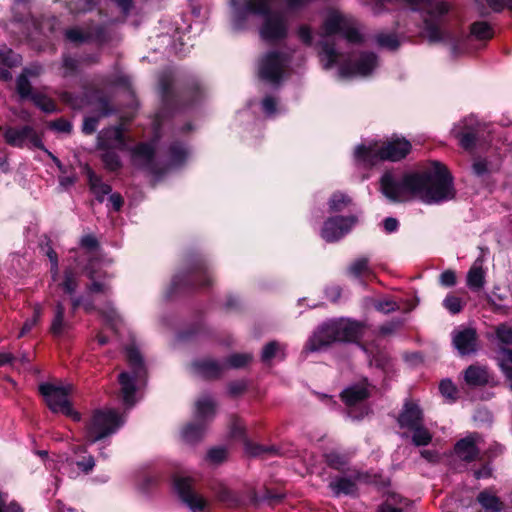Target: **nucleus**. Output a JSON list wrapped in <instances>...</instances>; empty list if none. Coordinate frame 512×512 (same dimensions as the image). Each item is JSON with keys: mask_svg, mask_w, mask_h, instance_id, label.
Returning <instances> with one entry per match:
<instances>
[{"mask_svg": "<svg viewBox=\"0 0 512 512\" xmlns=\"http://www.w3.org/2000/svg\"><path fill=\"white\" fill-rule=\"evenodd\" d=\"M65 35L69 41L74 43H83L91 37V34L89 32H85L80 28L68 29L66 30Z\"/></svg>", "mask_w": 512, "mask_h": 512, "instance_id": "obj_45", "label": "nucleus"}, {"mask_svg": "<svg viewBox=\"0 0 512 512\" xmlns=\"http://www.w3.org/2000/svg\"><path fill=\"white\" fill-rule=\"evenodd\" d=\"M398 424L408 431L423 424V414L419 406L413 402H406L398 416Z\"/></svg>", "mask_w": 512, "mask_h": 512, "instance_id": "obj_16", "label": "nucleus"}, {"mask_svg": "<svg viewBox=\"0 0 512 512\" xmlns=\"http://www.w3.org/2000/svg\"><path fill=\"white\" fill-rule=\"evenodd\" d=\"M499 365L510 380V388L512 389V349H502L500 351Z\"/></svg>", "mask_w": 512, "mask_h": 512, "instance_id": "obj_32", "label": "nucleus"}, {"mask_svg": "<svg viewBox=\"0 0 512 512\" xmlns=\"http://www.w3.org/2000/svg\"><path fill=\"white\" fill-rule=\"evenodd\" d=\"M81 246L91 251L97 248L98 241L93 235H86L81 239Z\"/></svg>", "mask_w": 512, "mask_h": 512, "instance_id": "obj_63", "label": "nucleus"}, {"mask_svg": "<svg viewBox=\"0 0 512 512\" xmlns=\"http://www.w3.org/2000/svg\"><path fill=\"white\" fill-rule=\"evenodd\" d=\"M297 36L301 42L305 45L311 46L313 44V31L312 28L307 24H301L297 28Z\"/></svg>", "mask_w": 512, "mask_h": 512, "instance_id": "obj_46", "label": "nucleus"}, {"mask_svg": "<svg viewBox=\"0 0 512 512\" xmlns=\"http://www.w3.org/2000/svg\"><path fill=\"white\" fill-rule=\"evenodd\" d=\"M382 193L393 202H404L419 198L426 203H439L455 196L452 176L439 162L423 173L397 175L386 172L380 180Z\"/></svg>", "mask_w": 512, "mask_h": 512, "instance_id": "obj_1", "label": "nucleus"}, {"mask_svg": "<svg viewBox=\"0 0 512 512\" xmlns=\"http://www.w3.org/2000/svg\"><path fill=\"white\" fill-rule=\"evenodd\" d=\"M398 2L422 13V34L429 42H444L451 38L444 22L449 7L441 0H366L365 5L370 7L373 14L378 15L384 11L385 5H394Z\"/></svg>", "mask_w": 512, "mask_h": 512, "instance_id": "obj_3", "label": "nucleus"}, {"mask_svg": "<svg viewBox=\"0 0 512 512\" xmlns=\"http://www.w3.org/2000/svg\"><path fill=\"white\" fill-rule=\"evenodd\" d=\"M76 465L78 466L79 469H81L83 472L85 473H89L90 471L93 470L94 466H95V461H94V458L92 456H88V457H85L83 460L81 461H77L76 462Z\"/></svg>", "mask_w": 512, "mask_h": 512, "instance_id": "obj_60", "label": "nucleus"}, {"mask_svg": "<svg viewBox=\"0 0 512 512\" xmlns=\"http://www.w3.org/2000/svg\"><path fill=\"white\" fill-rule=\"evenodd\" d=\"M455 453L464 461L471 462L476 460L479 455V450L476 445V437L468 436L458 441L455 445Z\"/></svg>", "mask_w": 512, "mask_h": 512, "instance_id": "obj_20", "label": "nucleus"}, {"mask_svg": "<svg viewBox=\"0 0 512 512\" xmlns=\"http://www.w3.org/2000/svg\"><path fill=\"white\" fill-rule=\"evenodd\" d=\"M439 283L444 287H453L457 283L456 273L451 270H445L440 274Z\"/></svg>", "mask_w": 512, "mask_h": 512, "instance_id": "obj_53", "label": "nucleus"}, {"mask_svg": "<svg viewBox=\"0 0 512 512\" xmlns=\"http://www.w3.org/2000/svg\"><path fill=\"white\" fill-rule=\"evenodd\" d=\"M175 488L182 501L192 510H202L205 507L206 501L192 490L191 480L189 478H176Z\"/></svg>", "mask_w": 512, "mask_h": 512, "instance_id": "obj_13", "label": "nucleus"}, {"mask_svg": "<svg viewBox=\"0 0 512 512\" xmlns=\"http://www.w3.org/2000/svg\"><path fill=\"white\" fill-rule=\"evenodd\" d=\"M251 359L250 354H234L228 358V365L233 368H241L248 364Z\"/></svg>", "mask_w": 512, "mask_h": 512, "instance_id": "obj_50", "label": "nucleus"}, {"mask_svg": "<svg viewBox=\"0 0 512 512\" xmlns=\"http://www.w3.org/2000/svg\"><path fill=\"white\" fill-rule=\"evenodd\" d=\"M3 137L7 144L13 147H24L29 145L42 148L41 139L36 130L31 126L8 127L4 130Z\"/></svg>", "mask_w": 512, "mask_h": 512, "instance_id": "obj_11", "label": "nucleus"}, {"mask_svg": "<svg viewBox=\"0 0 512 512\" xmlns=\"http://www.w3.org/2000/svg\"><path fill=\"white\" fill-rule=\"evenodd\" d=\"M496 335L502 343L512 345V327L502 324L497 327Z\"/></svg>", "mask_w": 512, "mask_h": 512, "instance_id": "obj_51", "label": "nucleus"}, {"mask_svg": "<svg viewBox=\"0 0 512 512\" xmlns=\"http://www.w3.org/2000/svg\"><path fill=\"white\" fill-rule=\"evenodd\" d=\"M153 156L154 148L147 143L137 145L132 152L133 163L150 171L153 170Z\"/></svg>", "mask_w": 512, "mask_h": 512, "instance_id": "obj_18", "label": "nucleus"}, {"mask_svg": "<svg viewBox=\"0 0 512 512\" xmlns=\"http://www.w3.org/2000/svg\"><path fill=\"white\" fill-rule=\"evenodd\" d=\"M357 223L356 216L332 217L325 221L321 236L327 242L339 240Z\"/></svg>", "mask_w": 512, "mask_h": 512, "instance_id": "obj_12", "label": "nucleus"}, {"mask_svg": "<svg viewBox=\"0 0 512 512\" xmlns=\"http://www.w3.org/2000/svg\"><path fill=\"white\" fill-rule=\"evenodd\" d=\"M443 306L450 313L458 314L462 311L464 302L460 297L454 294H448L443 300Z\"/></svg>", "mask_w": 512, "mask_h": 512, "instance_id": "obj_40", "label": "nucleus"}, {"mask_svg": "<svg viewBox=\"0 0 512 512\" xmlns=\"http://www.w3.org/2000/svg\"><path fill=\"white\" fill-rule=\"evenodd\" d=\"M63 74L65 76L72 75L77 69V61L72 57H64L63 59Z\"/></svg>", "mask_w": 512, "mask_h": 512, "instance_id": "obj_58", "label": "nucleus"}, {"mask_svg": "<svg viewBox=\"0 0 512 512\" xmlns=\"http://www.w3.org/2000/svg\"><path fill=\"white\" fill-rule=\"evenodd\" d=\"M329 487L335 495H348L353 494L356 491L355 482L346 477L336 478L335 480L330 482Z\"/></svg>", "mask_w": 512, "mask_h": 512, "instance_id": "obj_27", "label": "nucleus"}, {"mask_svg": "<svg viewBox=\"0 0 512 512\" xmlns=\"http://www.w3.org/2000/svg\"><path fill=\"white\" fill-rule=\"evenodd\" d=\"M351 204V199L347 195L336 192L329 200V208L332 212H340L345 210Z\"/></svg>", "mask_w": 512, "mask_h": 512, "instance_id": "obj_35", "label": "nucleus"}, {"mask_svg": "<svg viewBox=\"0 0 512 512\" xmlns=\"http://www.w3.org/2000/svg\"><path fill=\"white\" fill-rule=\"evenodd\" d=\"M409 431L412 432V442L416 446H426L432 440V434L424 427L423 424Z\"/></svg>", "mask_w": 512, "mask_h": 512, "instance_id": "obj_31", "label": "nucleus"}, {"mask_svg": "<svg viewBox=\"0 0 512 512\" xmlns=\"http://www.w3.org/2000/svg\"><path fill=\"white\" fill-rule=\"evenodd\" d=\"M410 150L411 144L408 140L405 138H392L382 145L371 143L358 146L355 155L358 159L368 164H374L380 160L399 161L405 158Z\"/></svg>", "mask_w": 512, "mask_h": 512, "instance_id": "obj_6", "label": "nucleus"}, {"mask_svg": "<svg viewBox=\"0 0 512 512\" xmlns=\"http://www.w3.org/2000/svg\"><path fill=\"white\" fill-rule=\"evenodd\" d=\"M94 0H71L68 8L72 13H85L93 9Z\"/></svg>", "mask_w": 512, "mask_h": 512, "instance_id": "obj_44", "label": "nucleus"}, {"mask_svg": "<svg viewBox=\"0 0 512 512\" xmlns=\"http://www.w3.org/2000/svg\"><path fill=\"white\" fill-rule=\"evenodd\" d=\"M195 368L205 378H216L222 373L224 366L212 359H203L195 363Z\"/></svg>", "mask_w": 512, "mask_h": 512, "instance_id": "obj_23", "label": "nucleus"}, {"mask_svg": "<svg viewBox=\"0 0 512 512\" xmlns=\"http://www.w3.org/2000/svg\"><path fill=\"white\" fill-rule=\"evenodd\" d=\"M272 0H231V25L235 30L249 26L252 16L262 18L260 37L268 42L285 39L289 33L288 16L283 11H272Z\"/></svg>", "mask_w": 512, "mask_h": 512, "instance_id": "obj_2", "label": "nucleus"}, {"mask_svg": "<svg viewBox=\"0 0 512 512\" xmlns=\"http://www.w3.org/2000/svg\"><path fill=\"white\" fill-rule=\"evenodd\" d=\"M349 273L355 277L370 274L371 269L369 267V259L367 257H361L356 259L349 266Z\"/></svg>", "mask_w": 512, "mask_h": 512, "instance_id": "obj_36", "label": "nucleus"}, {"mask_svg": "<svg viewBox=\"0 0 512 512\" xmlns=\"http://www.w3.org/2000/svg\"><path fill=\"white\" fill-rule=\"evenodd\" d=\"M61 286L66 293L72 294L75 292L78 287L77 273L72 269H66Z\"/></svg>", "mask_w": 512, "mask_h": 512, "instance_id": "obj_42", "label": "nucleus"}, {"mask_svg": "<svg viewBox=\"0 0 512 512\" xmlns=\"http://www.w3.org/2000/svg\"><path fill=\"white\" fill-rule=\"evenodd\" d=\"M375 42L381 48L395 50L400 45L397 36L393 33H378L375 35Z\"/></svg>", "mask_w": 512, "mask_h": 512, "instance_id": "obj_33", "label": "nucleus"}, {"mask_svg": "<svg viewBox=\"0 0 512 512\" xmlns=\"http://www.w3.org/2000/svg\"><path fill=\"white\" fill-rule=\"evenodd\" d=\"M341 397L348 406H354L367 399L369 397V391L365 384H357L345 389Z\"/></svg>", "mask_w": 512, "mask_h": 512, "instance_id": "obj_21", "label": "nucleus"}, {"mask_svg": "<svg viewBox=\"0 0 512 512\" xmlns=\"http://www.w3.org/2000/svg\"><path fill=\"white\" fill-rule=\"evenodd\" d=\"M121 416L113 409L95 410L86 422L84 439L93 444L112 435L122 425Z\"/></svg>", "mask_w": 512, "mask_h": 512, "instance_id": "obj_7", "label": "nucleus"}, {"mask_svg": "<svg viewBox=\"0 0 512 512\" xmlns=\"http://www.w3.org/2000/svg\"><path fill=\"white\" fill-rule=\"evenodd\" d=\"M98 145L102 149L126 150L127 143L121 127H111L98 135Z\"/></svg>", "mask_w": 512, "mask_h": 512, "instance_id": "obj_14", "label": "nucleus"}, {"mask_svg": "<svg viewBox=\"0 0 512 512\" xmlns=\"http://www.w3.org/2000/svg\"><path fill=\"white\" fill-rule=\"evenodd\" d=\"M90 185L99 201H103L104 196L111 192V187L108 184L102 183L95 175H90Z\"/></svg>", "mask_w": 512, "mask_h": 512, "instance_id": "obj_41", "label": "nucleus"}, {"mask_svg": "<svg viewBox=\"0 0 512 512\" xmlns=\"http://www.w3.org/2000/svg\"><path fill=\"white\" fill-rule=\"evenodd\" d=\"M284 348L285 347L283 345H281L279 342L271 341L264 346V348L262 350L261 358L264 362H268L271 359H273L274 357H277L278 355H280L281 358L283 359L284 358Z\"/></svg>", "mask_w": 512, "mask_h": 512, "instance_id": "obj_30", "label": "nucleus"}, {"mask_svg": "<svg viewBox=\"0 0 512 512\" xmlns=\"http://www.w3.org/2000/svg\"><path fill=\"white\" fill-rule=\"evenodd\" d=\"M364 329L362 323L350 319L324 323L308 339L303 353L322 350L335 341H355L363 335Z\"/></svg>", "mask_w": 512, "mask_h": 512, "instance_id": "obj_5", "label": "nucleus"}, {"mask_svg": "<svg viewBox=\"0 0 512 512\" xmlns=\"http://www.w3.org/2000/svg\"><path fill=\"white\" fill-rule=\"evenodd\" d=\"M485 277H486V271L483 267V259L477 258L473 262L472 266L470 267V269L467 273V277H466L467 286L472 291H480L486 283Z\"/></svg>", "mask_w": 512, "mask_h": 512, "instance_id": "obj_17", "label": "nucleus"}, {"mask_svg": "<svg viewBox=\"0 0 512 512\" xmlns=\"http://www.w3.org/2000/svg\"><path fill=\"white\" fill-rule=\"evenodd\" d=\"M472 168L477 176H483L488 172L487 162L484 160H476Z\"/></svg>", "mask_w": 512, "mask_h": 512, "instance_id": "obj_64", "label": "nucleus"}, {"mask_svg": "<svg viewBox=\"0 0 512 512\" xmlns=\"http://www.w3.org/2000/svg\"><path fill=\"white\" fill-rule=\"evenodd\" d=\"M98 126V119L94 117H89L84 120L83 123V132L86 134H92Z\"/></svg>", "mask_w": 512, "mask_h": 512, "instance_id": "obj_62", "label": "nucleus"}, {"mask_svg": "<svg viewBox=\"0 0 512 512\" xmlns=\"http://www.w3.org/2000/svg\"><path fill=\"white\" fill-rule=\"evenodd\" d=\"M205 433L204 422L188 424L182 430V439L188 444H194L202 439Z\"/></svg>", "mask_w": 512, "mask_h": 512, "instance_id": "obj_25", "label": "nucleus"}, {"mask_svg": "<svg viewBox=\"0 0 512 512\" xmlns=\"http://www.w3.org/2000/svg\"><path fill=\"white\" fill-rule=\"evenodd\" d=\"M325 459L330 467L340 470L348 464L350 457L338 451H331L325 454Z\"/></svg>", "mask_w": 512, "mask_h": 512, "instance_id": "obj_34", "label": "nucleus"}, {"mask_svg": "<svg viewBox=\"0 0 512 512\" xmlns=\"http://www.w3.org/2000/svg\"><path fill=\"white\" fill-rule=\"evenodd\" d=\"M485 2L495 12H500L505 8L512 11V0H485Z\"/></svg>", "mask_w": 512, "mask_h": 512, "instance_id": "obj_55", "label": "nucleus"}, {"mask_svg": "<svg viewBox=\"0 0 512 512\" xmlns=\"http://www.w3.org/2000/svg\"><path fill=\"white\" fill-rule=\"evenodd\" d=\"M288 62L289 59L286 54L271 51L259 62V76L270 83H278L284 74Z\"/></svg>", "mask_w": 512, "mask_h": 512, "instance_id": "obj_10", "label": "nucleus"}, {"mask_svg": "<svg viewBox=\"0 0 512 512\" xmlns=\"http://www.w3.org/2000/svg\"><path fill=\"white\" fill-rule=\"evenodd\" d=\"M88 277L92 281L90 286L88 287V291L90 293H107L109 291V286L104 282H99L96 279V276L93 271H89Z\"/></svg>", "mask_w": 512, "mask_h": 512, "instance_id": "obj_49", "label": "nucleus"}, {"mask_svg": "<svg viewBox=\"0 0 512 512\" xmlns=\"http://www.w3.org/2000/svg\"><path fill=\"white\" fill-rule=\"evenodd\" d=\"M107 151L102 155L103 162L107 169L115 171L120 167V160L116 153L106 149Z\"/></svg>", "mask_w": 512, "mask_h": 512, "instance_id": "obj_48", "label": "nucleus"}, {"mask_svg": "<svg viewBox=\"0 0 512 512\" xmlns=\"http://www.w3.org/2000/svg\"><path fill=\"white\" fill-rule=\"evenodd\" d=\"M471 36L477 40H488L493 37V28L485 21H478L471 25Z\"/></svg>", "mask_w": 512, "mask_h": 512, "instance_id": "obj_28", "label": "nucleus"}, {"mask_svg": "<svg viewBox=\"0 0 512 512\" xmlns=\"http://www.w3.org/2000/svg\"><path fill=\"white\" fill-rule=\"evenodd\" d=\"M245 427L241 420L233 418L231 421L230 432L235 438L242 437L244 435Z\"/></svg>", "mask_w": 512, "mask_h": 512, "instance_id": "obj_59", "label": "nucleus"}, {"mask_svg": "<svg viewBox=\"0 0 512 512\" xmlns=\"http://www.w3.org/2000/svg\"><path fill=\"white\" fill-rule=\"evenodd\" d=\"M465 381L471 386H481L488 382L489 376L485 368L471 365L465 371Z\"/></svg>", "mask_w": 512, "mask_h": 512, "instance_id": "obj_22", "label": "nucleus"}, {"mask_svg": "<svg viewBox=\"0 0 512 512\" xmlns=\"http://www.w3.org/2000/svg\"><path fill=\"white\" fill-rule=\"evenodd\" d=\"M453 344L461 355H468L476 352L477 333L473 328H464L456 331L453 335Z\"/></svg>", "mask_w": 512, "mask_h": 512, "instance_id": "obj_15", "label": "nucleus"}, {"mask_svg": "<svg viewBox=\"0 0 512 512\" xmlns=\"http://www.w3.org/2000/svg\"><path fill=\"white\" fill-rule=\"evenodd\" d=\"M5 502V495L0 492V512H23L17 503L11 502L8 506H5Z\"/></svg>", "mask_w": 512, "mask_h": 512, "instance_id": "obj_57", "label": "nucleus"}, {"mask_svg": "<svg viewBox=\"0 0 512 512\" xmlns=\"http://www.w3.org/2000/svg\"><path fill=\"white\" fill-rule=\"evenodd\" d=\"M41 317V311L40 309H35L34 314L31 319L26 320L24 323L21 332L19 334V337L24 336L26 333H28L40 320Z\"/></svg>", "mask_w": 512, "mask_h": 512, "instance_id": "obj_56", "label": "nucleus"}, {"mask_svg": "<svg viewBox=\"0 0 512 512\" xmlns=\"http://www.w3.org/2000/svg\"><path fill=\"white\" fill-rule=\"evenodd\" d=\"M339 54V61L334 65H339V74L342 77H366L378 67L377 56L372 52L355 53L348 60H343V54Z\"/></svg>", "mask_w": 512, "mask_h": 512, "instance_id": "obj_9", "label": "nucleus"}, {"mask_svg": "<svg viewBox=\"0 0 512 512\" xmlns=\"http://www.w3.org/2000/svg\"><path fill=\"white\" fill-rule=\"evenodd\" d=\"M141 374H135L134 372L130 375L128 372H122L119 375V384L121 386V394L123 402L127 406H132L135 403L134 393H135V381L139 378Z\"/></svg>", "mask_w": 512, "mask_h": 512, "instance_id": "obj_19", "label": "nucleus"}, {"mask_svg": "<svg viewBox=\"0 0 512 512\" xmlns=\"http://www.w3.org/2000/svg\"><path fill=\"white\" fill-rule=\"evenodd\" d=\"M455 136L459 140L461 147H463L466 150L473 148L476 140V136L473 131L461 133L455 132Z\"/></svg>", "mask_w": 512, "mask_h": 512, "instance_id": "obj_47", "label": "nucleus"}, {"mask_svg": "<svg viewBox=\"0 0 512 512\" xmlns=\"http://www.w3.org/2000/svg\"><path fill=\"white\" fill-rule=\"evenodd\" d=\"M215 402L210 396H203L196 402V418L203 422L215 414Z\"/></svg>", "mask_w": 512, "mask_h": 512, "instance_id": "obj_24", "label": "nucleus"}, {"mask_svg": "<svg viewBox=\"0 0 512 512\" xmlns=\"http://www.w3.org/2000/svg\"><path fill=\"white\" fill-rule=\"evenodd\" d=\"M20 63L21 58L18 54L5 46L0 48V64H3L7 68H11L20 65Z\"/></svg>", "mask_w": 512, "mask_h": 512, "instance_id": "obj_37", "label": "nucleus"}, {"mask_svg": "<svg viewBox=\"0 0 512 512\" xmlns=\"http://www.w3.org/2000/svg\"><path fill=\"white\" fill-rule=\"evenodd\" d=\"M439 389L444 397L450 400H454L456 398L457 389L450 380H443L440 383Z\"/></svg>", "mask_w": 512, "mask_h": 512, "instance_id": "obj_52", "label": "nucleus"}, {"mask_svg": "<svg viewBox=\"0 0 512 512\" xmlns=\"http://www.w3.org/2000/svg\"><path fill=\"white\" fill-rule=\"evenodd\" d=\"M16 89H17V93L19 94L21 99H30L31 100L32 95L36 94L35 92L32 91L31 84H30L28 78H26V74H21L17 78Z\"/></svg>", "mask_w": 512, "mask_h": 512, "instance_id": "obj_38", "label": "nucleus"}, {"mask_svg": "<svg viewBox=\"0 0 512 512\" xmlns=\"http://www.w3.org/2000/svg\"><path fill=\"white\" fill-rule=\"evenodd\" d=\"M336 34H341L347 41L356 43L362 40V37L355 26L352 18L346 16L338 10H329L325 13L323 23L319 32L318 41L320 57L324 68L329 69L338 63L341 56L336 50L334 43H330L328 38Z\"/></svg>", "mask_w": 512, "mask_h": 512, "instance_id": "obj_4", "label": "nucleus"}, {"mask_svg": "<svg viewBox=\"0 0 512 512\" xmlns=\"http://www.w3.org/2000/svg\"><path fill=\"white\" fill-rule=\"evenodd\" d=\"M65 308L61 302H58L55 307V316L51 324V332L55 336H59L65 330L67 324L64 321Z\"/></svg>", "mask_w": 512, "mask_h": 512, "instance_id": "obj_29", "label": "nucleus"}, {"mask_svg": "<svg viewBox=\"0 0 512 512\" xmlns=\"http://www.w3.org/2000/svg\"><path fill=\"white\" fill-rule=\"evenodd\" d=\"M480 505L489 512H500L503 509V503L500 499L489 491H482L477 496Z\"/></svg>", "mask_w": 512, "mask_h": 512, "instance_id": "obj_26", "label": "nucleus"}, {"mask_svg": "<svg viewBox=\"0 0 512 512\" xmlns=\"http://www.w3.org/2000/svg\"><path fill=\"white\" fill-rule=\"evenodd\" d=\"M39 391L52 412H62L71 416L75 421L80 420V414L73 411L68 400V395L73 391L72 384L42 383L39 386Z\"/></svg>", "mask_w": 512, "mask_h": 512, "instance_id": "obj_8", "label": "nucleus"}, {"mask_svg": "<svg viewBox=\"0 0 512 512\" xmlns=\"http://www.w3.org/2000/svg\"><path fill=\"white\" fill-rule=\"evenodd\" d=\"M262 107L265 113L272 115L276 111V100L273 97H265L262 101Z\"/></svg>", "mask_w": 512, "mask_h": 512, "instance_id": "obj_61", "label": "nucleus"}, {"mask_svg": "<svg viewBox=\"0 0 512 512\" xmlns=\"http://www.w3.org/2000/svg\"><path fill=\"white\" fill-rule=\"evenodd\" d=\"M127 360L130 366L133 368V372L135 374H141L143 371L142 366V357L139 351L134 347H129L126 349Z\"/></svg>", "mask_w": 512, "mask_h": 512, "instance_id": "obj_39", "label": "nucleus"}, {"mask_svg": "<svg viewBox=\"0 0 512 512\" xmlns=\"http://www.w3.org/2000/svg\"><path fill=\"white\" fill-rule=\"evenodd\" d=\"M31 100L44 112L51 113L55 111V103L45 95L36 93L35 95H32Z\"/></svg>", "mask_w": 512, "mask_h": 512, "instance_id": "obj_43", "label": "nucleus"}, {"mask_svg": "<svg viewBox=\"0 0 512 512\" xmlns=\"http://www.w3.org/2000/svg\"><path fill=\"white\" fill-rule=\"evenodd\" d=\"M207 457L212 463H221L227 457V450L223 447L213 448L208 452Z\"/></svg>", "mask_w": 512, "mask_h": 512, "instance_id": "obj_54", "label": "nucleus"}]
</instances>
